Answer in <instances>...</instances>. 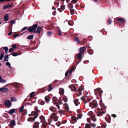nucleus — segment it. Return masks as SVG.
Listing matches in <instances>:
<instances>
[{"label": "nucleus", "instance_id": "f257e3e1", "mask_svg": "<svg viewBox=\"0 0 128 128\" xmlns=\"http://www.w3.org/2000/svg\"><path fill=\"white\" fill-rule=\"evenodd\" d=\"M34 108L36 112H32L31 114H29V116L30 117L28 118V121L30 122L34 121L35 120V119L38 117V114L37 112H40V111L39 110H38V108L37 106H35L34 107Z\"/></svg>", "mask_w": 128, "mask_h": 128}, {"label": "nucleus", "instance_id": "f03ea898", "mask_svg": "<svg viewBox=\"0 0 128 128\" xmlns=\"http://www.w3.org/2000/svg\"><path fill=\"white\" fill-rule=\"evenodd\" d=\"M38 27L36 24H34L32 26L29 27L28 28L27 30L30 32H31L34 31H35V30Z\"/></svg>", "mask_w": 128, "mask_h": 128}, {"label": "nucleus", "instance_id": "7ed1b4c3", "mask_svg": "<svg viewBox=\"0 0 128 128\" xmlns=\"http://www.w3.org/2000/svg\"><path fill=\"white\" fill-rule=\"evenodd\" d=\"M94 94L96 96L98 94L99 96H100L101 94L103 92V91L100 88H98L96 89H94Z\"/></svg>", "mask_w": 128, "mask_h": 128}, {"label": "nucleus", "instance_id": "20e7f679", "mask_svg": "<svg viewBox=\"0 0 128 128\" xmlns=\"http://www.w3.org/2000/svg\"><path fill=\"white\" fill-rule=\"evenodd\" d=\"M89 105L90 107L93 108L96 107L97 106L98 104L96 100H94L92 101V102H90L89 104Z\"/></svg>", "mask_w": 128, "mask_h": 128}, {"label": "nucleus", "instance_id": "39448f33", "mask_svg": "<svg viewBox=\"0 0 128 128\" xmlns=\"http://www.w3.org/2000/svg\"><path fill=\"white\" fill-rule=\"evenodd\" d=\"M80 99L84 101V104H86L90 100L88 99L87 96H83Z\"/></svg>", "mask_w": 128, "mask_h": 128}, {"label": "nucleus", "instance_id": "423d86ee", "mask_svg": "<svg viewBox=\"0 0 128 128\" xmlns=\"http://www.w3.org/2000/svg\"><path fill=\"white\" fill-rule=\"evenodd\" d=\"M95 112L97 113V115L98 116H102L103 114H104L105 112H102L101 110H100L99 109H97L95 110Z\"/></svg>", "mask_w": 128, "mask_h": 128}, {"label": "nucleus", "instance_id": "0eeeda50", "mask_svg": "<svg viewBox=\"0 0 128 128\" xmlns=\"http://www.w3.org/2000/svg\"><path fill=\"white\" fill-rule=\"evenodd\" d=\"M88 115H90L91 119L94 122L96 121V118L95 116L92 113V112H88Z\"/></svg>", "mask_w": 128, "mask_h": 128}, {"label": "nucleus", "instance_id": "6e6552de", "mask_svg": "<svg viewBox=\"0 0 128 128\" xmlns=\"http://www.w3.org/2000/svg\"><path fill=\"white\" fill-rule=\"evenodd\" d=\"M4 104L8 108H10L12 106V104L10 101L8 100H6L4 101Z\"/></svg>", "mask_w": 128, "mask_h": 128}, {"label": "nucleus", "instance_id": "1a4fd4ad", "mask_svg": "<svg viewBox=\"0 0 128 128\" xmlns=\"http://www.w3.org/2000/svg\"><path fill=\"white\" fill-rule=\"evenodd\" d=\"M51 118L53 119L54 121L56 122L58 121V119L56 114L53 113L50 116Z\"/></svg>", "mask_w": 128, "mask_h": 128}, {"label": "nucleus", "instance_id": "9d476101", "mask_svg": "<svg viewBox=\"0 0 128 128\" xmlns=\"http://www.w3.org/2000/svg\"><path fill=\"white\" fill-rule=\"evenodd\" d=\"M84 90V89L83 87L82 86H80L78 89L77 96H78L81 95L82 94V91L83 90Z\"/></svg>", "mask_w": 128, "mask_h": 128}, {"label": "nucleus", "instance_id": "9b49d317", "mask_svg": "<svg viewBox=\"0 0 128 128\" xmlns=\"http://www.w3.org/2000/svg\"><path fill=\"white\" fill-rule=\"evenodd\" d=\"M56 106L59 110L58 112L60 114H63L65 112V111L64 110H59L60 108V106L58 104H56Z\"/></svg>", "mask_w": 128, "mask_h": 128}, {"label": "nucleus", "instance_id": "f8f14e48", "mask_svg": "<svg viewBox=\"0 0 128 128\" xmlns=\"http://www.w3.org/2000/svg\"><path fill=\"white\" fill-rule=\"evenodd\" d=\"M77 120V118L76 116H72L71 118L70 122L72 124H74L76 122Z\"/></svg>", "mask_w": 128, "mask_h": 128}, {"label": "nucleus", "instance_id": "ddd939ff", "mask_svg": "<svg viewBox=\"0 0 128 128\" xmlns=\"http://www.w3.org/2000/svg\"><path fill=\"white\" fill-rule=\"evenodd\" d=\"M65 6L64 5H62L60 6V8H58V10L60 12H61L62 10H64L65 8Z\"/></svg>", "mask_w": 128, "mask_h": 128}, {"label": "nucleus", "instance_id": "4468645a", "mask_svg": "<svg viewBox=\"0 0 128 128\" xmlns=\"http://www.w3.org/2000/svg\"><path fill=\"white\" fill-rule=\"evenodd\" d=\"M8 90V89L5 88H0V92H6Z\"/></svg>", "mask_w": 128, "mask_h": 128}, {"label": "nucleus", "instance_id": "2eb2a0df", "mask_svg": "<svg viewBox=\"0 0 128 128\" xmlns=\"http://www.w3.org/2000/svg\"><path fill=\"white\" fill-rule=\"evenodd\" d=\"M39 124V123L38 122H34V125L33 126L34 128H39V126L38 125Z\"/></svg>", "mask_w": 128, "mask_h": 128}, {"label": "nucleus", "instance_id": "dca6fc26", "mask_svg": "<svg viewBox=\"0 0 128 128\" xmlns=\"http://www.w3.org/2000/svg\"><path fill=\"white\" fill-rule=\"evenodd\" d=\"M78 99H76L74 100V102L76 106H77L78 105L80 104V103L78 102Z\"/></svg>", "mask_w": 128, "mask_h": 128}, {"label": "nucleus", "instance_id": "f3484780", "mask_svg": "<svg viewBox=\"0 0 128 128\" xmlns=\"http://www.w3.org/2000/svg\"><path fill=\"white\" fill-rule=\"evenodd\" d=\"M41 28L40 26H39L37 28V30L36 31L35 30V31L34 32V33H37L38 34H40V30Z\"/></svg>", "mask_w": 128, "mask_h": 128}, {"label": "nucleus", "instance_id": "a211bd4d", "mask_svg": "<svg viewBox=\"0 0 128 128\" xmlns=\"http://www.w3.org/2000/svg\"><path fill=\"white\" fill-rule=\"evenodd\" d=\"M69 88H70L72 91H74L76 90V88L74 85H70L69 86Z\"/></svg>", "mask_w": 128, "mask_h": 128}, {"label": "nucleus", "instance_id": "6ab92c4d", "mask_svg": "<svg viewBox=\"0 0 128 128\" xmlns=\"http://www.w3.org/2000/svg\"><path fill=\"white\" fill-rule=\"evenodd\" d=\"M40 119L41 120L40 122H44L45 121V120L44 118V117L43 116H41L40 117Z\"/></svg>", "mask_w": 128, "mask_h": 128}, {"label": "nucleus", "instance_id": "aec40b11", "mask_svg": "<svg viewBox=\"0 0 128 128\" xmlns=\"http://www.w3.org/2000/svg\"><path fill=\"white\" fill-rule=\"evenodd\" d=\"M11 6L10 4H7L4 6H3V8L4 9H6L8 8H9Z\"/></svg>", "mask_w": 128, "mask_h": 128}, {"label": "nucleus", "instance_id": "412c9836", "mask_svg": "<svg viewBox=\"0 0 128 128\" xmlns=\"http://www.w3.org/2000/svg\"><path fill=\"white\" fill-rule=\"evenodd\" d=\"M16 110L14 109H12L9 110V114H12L15 112Z\"/></svg>", "mask_w": 128, "mask_h": 128}, {"label": "nucleus", "instance_id": "4be33fe9", "mask_svg": "<svg viewBox=\"0 0 128 128\" xmlns=\"http://www.w3.org/2000/svg\"><path fill=\"white\" fill-rule=\"evenodd\" d=\"M42 128H48V126L46 124L43 123L41 126Z\"/></svg>", "mask_w": 128, "mask_h": 128}, {"label": "nucleus", "instance_id": "5701e85b", "mask_svg": "<svg viewBox=\"0 0 128 128\" xmlns=\"http://www.w3.org/2000/svg\"><path fill=\"white\" fill-rule=\"evenodd\" d=\"M116 20L117 21H120L121 22H122L123 23H124L125 22V21L124 20V19L123 18H120L117 19Z\"/></svg>", "mask_w": 128, "mask_h": 128}, {"label": "nucleus", "instance_id": "b1692460", "mask_svg": "<svg viewBox=\"0 0 128 128\" xmlns=\"http://www.w3.org/2000/svg\"><path fill=\"white\" fill-rule=\"evenodd\" d=\"M50 110L53 112H54L56 110V108L52 106H51L50 108Z\"/></svg>", "mask_w": 128, "mask_h": 128}, {"label": "nucleus", "instance_id": "393cba45", "mask_svg": "<svg viewBox=\"0 0 128 128\" xmlns=\"http://www.w3.org/2000/svg\"><path fill=\"white\" fill-rule=\"evenodd\" d=\"M6 82V80H4L2 77L0 76V82L4 83H5Z\"/></svg>", "mask_w": 128, "mask_h": 128}, {"label": "nucleus", "instance_id": "a878e982", "mask_svg": "<svg viewBox=\"0 0 128 128\" xmlns=\"http://www.w3.org/2000/svg\"><path fill=\"white\" fill-rule=\"evenodd\" d=\"M10 125L12 126H14L15 125V122L14 120H12L10 123Z\"/></svg>", "mask_w": 128, "mask_h": 128}, {"label": "nucleus", "instance_id": "bb28decb", "mask_svg": "<svg viewBox=\"0 0 128 128\" xmlns=\"http://www.w3.org/2000/svg\"><path fill=\"white\" fill-rule=\"evenodd\" d=\"M64 107V108L66 110H68L69 108L68 107V105L66 103H65L63 105Z\"/></svg>", "mask_w": 128, "mask_h": 128}, {"label": "nucleus", "instance_id": "cd10ccee", "mask_svg": "<svg viewBox=\"0 0 128 128\" xmlns=\"http://www.w3.org/2000/svg\"><path fill=\"white\" fill-rule=\"evenodd\" d=\"M50 99V97L48 96H46L45 98V100L47 103H48V102L49 101Z\"/></svg>", "mask_w": 128, "mask_h": 128}, {"label": "nucleus", "instance_id": "c85d7f7f", "mask_svg": "<svg viewBox=\"0 0 128 128\" xmlns=\"http://www.w3.org/2000/svg\"><path fill=\"white\" fill-rule=\"evenodd\" d=\"M8 55H5L4 59V62L7 61L8 60Z\"/></svg>", "mask_w": 128, "mask_h": 128}, {"label": "nucleus", "instance_id": "c756f323", "mask_svg": "<svg viewBox=\"0 0 128 128\" xmlns=\"http://www.w3.org/2000/svg\"><path fill=\"white\" fill-rule=\"evenodd\" d=\"M34 35H32L28 36L27 38L28 40H30L33 39L34 38Z\"/></svg>", "mask_w": 128, "mask_h": 128}, {"label": "nucleus", "instance_id": "7c9ffc66", "mask_svg": "<svg viewBox=\"0 0 128 128\" xmlns=\"http://www.w3.org/2000/svg\"><path fill=\"white\" fill-rule=\"evenodd\" d=\"M4 21H7L9 20L8 16V15H5L4 17Z\"/></svg>", "mask_w": 128, "mask_h": 128}, {"label": "nucleus", "instance_id": "2f4dec72", "mask_svg": "<svg viewBox=\"0 0 128 128\" xmlns=\"http://www.w3.org/2000/svg\"><path fill=\"white\" fill-rule=\"evenodd\" d=\"M24 106H22L19 109V112L20 113H21V112H23V109L24 108Z\"/></svg>", "mask_w": 128, "mask_h": 128}, {"label": "nucleus", "instance_id": "473e14b6", "mask_svg": "<svg viewBox=\"0 0 128 128\" xmlns=\"http://www.w3.org/2000/svg\"><path fill=\"white\" fill-rule=\"evenodd\" d=\"M4 54L3 52H1V55L0 57V60H1L4 57Z\"/></svg>", "mask_w": 128, "mask_h": 128}, {"label": "nucleus", "instance_id": "72a5a7b5", "mask_svg": "<svg viewBox=\"0 0 128 128\" xmlns=\"http://www.w3.org/2000/svg\"><path fill=\"white\" fill-rule=\"evenodd\" d=\"M77 118L78 119L82 117V114H77Z\"/></svg>", "mask_w": 128, "mask_h": 128}, {"label": "nucleus", "instance_id": "f704fd0d", "mask_svg": "<svg viewBox=\"0 0 128 128\" xmlns=\"http://www.w3.org/2000/svg\"><path fill=\"white\" fill-rule=\"evenodd\" d=\"M6 66H9V68L10 69H12L11 68L12 67H11V66H10V63L9 62H7L6 63Z\"/></svg>", "mask_w": 128, "mask_h": 128}, {"label": "nucleus", "instance_id": "c9c22d12", "mask_svg": "<svg viewBox=\"0 0 128 128\" xmlns=\"http://www.w3.org/2000/svg\"><path fill=\"white\" fill-rule=\"evenodd\" d=\"M70 11L71 14L73 15L74 14V9H70Z\"/></svg>", "mask_w": 128, "mask_h": 128}, {"label": "nucleus", "instance_id": "e433bc0d", "mask_svg": "<svg viewBox=\"0 0 128 128\" xmlns=\"http://www.w3.org/2000/svg\"><path fill=\"white\" fill-rule=\"evenodd\" d=\"M84 47H82L80 48V52H84Z\"/></svg>", "mask_w": 128, "mask_h": 128}, {"label": "nucleus", "instance_id": "4c0bfd02", "mask_svg": "<svg viewBox=\"0 0 128 128\" xmlns=\"http://www.w3.org/2000/svg\"><path fill=\"white\" fill-rule=\"evenodd\" d=\"M3 48L4 50L6 53L7 54L8 53V47H5Z\"/></svg>", "mask_w": 128, "mask_h": 128}, {"label": "nucleus", "instance_id": "58836bf2", "mask_svg": "<svg viewBox=\"0 0 128 128\" xmlns=\"http://www.w3.org/2000/svg\"><path fill=\"white\" fill-rule=\"evenodd\" d=\"M84 128H90V124H86L85 127Z\"/></svg>", "mask_w": 128, "mask_h": 128}, {"label": "nucleus", "instance_id": "ea45409f", "mask_svg": "<svg viewBox=\"0 0 128 128\" xmlns=\"http://www.w3.org/2000/svg\"><path fill=\"white\" fill-rule=\"evenodd\" d=\"M68 6L70 8H72L73 7V5L71 3L69 4Z\"/></svg>", "mask_w": 128, "mask_h": 128}, {"label": "nucleus", "instance_id": "a19ab883", "mask_svg": "<svg viewBox=\"0 0 128 128\" xmlns=\"http://www.w3.org/2000/svg\"><path fill=\"white\" fill-rule=\"evenodd\" d=\"M11 100L12 102L16 101L17 100V99L14 97H12L11 98Z\"/></svg>", "mask_w": 128, "mask_h": 128}, {"label": "nucleus", "instance_id": "79ce46f5", "mask_svg": "<svg viewBox=\"0 0 128 128\" xmlns=\"http://www.w3.org/2000/svg\"><path fill=\"white\" fill-rule=\"evenodd\" d=\"M52 84H50L49 85H48V87L49 88V89L48 90V91L50 92V91L52 89Z\"/></svg>", "mask_w": 128, "mask_h": 128}, {"label": "nucleus", "instance_id": "37998d69", "mask_svg": "<svg viewBox=\"0 0 128 128\" xmlns=\"http://www.w3.org/2000/svg\"><path fill=\"white\" fill-rule=\"evenodd\" d=\"M74 40L75 42H76L78 43L80 42V40L78 39V38L77 37H76L74 39Z\"/></svg>", "mask_w": 128, "mask_h": 128}, {"label": "nucleus", "instance_id": "c03bdc74", "mask_svg": "<svg viewBox=\"0 0 128 128\" xmlns=\"http://www.w3.org/2000/svg\"><path fill=\"white\" fill-rule=\"evenodd\" d=\"M63 100L64 101L66 102L68 101V98L66 96H65L63 98Z\"/></svg>", "mask_w": 128, "mask_h": 128}, {"label": "nucleus", "instance_id": "a18cd8bd", "mask_svg": "<svg viewBox=\"0 0 128 128\" xmlns=\"http://www.w3.org/2000/svg\"><path fill=\"white\" fill-rule=\"evenodd\" d=\"M34 92H31L30 94V98H32L34 96Z\"/></svg>", "mask_w": 128, "mask_h": 128}, {"label": "nucleus", "instance_id": "49530a36", "mask_svg": "<svg viewBox=\"0 0 128 128\" xmlns=\"http://www.w3.org/2000/svg\"><path fill=\"white\" fill-rule=\"evenodd\" d=\"M52 34V32L50 31H48L47 32V35L48 36H50Z\"/></svg>", "mask_w": 128, "mask_h": 128}, {"label": "nucleus", "instance_id": "de8ad7c7", "mask_svg": "<svg viewBox=\"0 0 128 128\" xmlns=\"http://www.w3.org/2000/svg\"><path fill=\"white\" fill-rule=\"evenodd\" d=\"M90 125L91 126H92L94 128L96 127V125L95 124H92V123H90Z\"/></svg>", "mask_w": 128, "mask_h": 128}, {"label": "nucleus", "instance_id": "09e8293b", "mask_svg": "<svg viewBox=\"0 0 128 128\" xmlns=\"http://www.w3.org/2000/svg\"><path fill=\"white\" fill-rule=\"evenodd\" d=\"M82 56V54L81 53H79L78 56V57L79 59L81 58Z\"/></svg>", "mask_w": 128, "mask_h": 128}, {"label": "nucleus", "instance_id": "8fccbe9b", "mask_svg": "<svg viewBox=\"0 0 128 128\" xmlns=\"http://www.w3.org/2000/svg\"><path fill=\"white\" fill-rule=\"evenodd\" d=\"M68 24L70 26H71L72 25L73 22L72 21H70L69 22H68Z\"/></svg>", "mask_w": 128, "mask_h": 128}, {"label": "nucleus", "instance_id": "3c124183", "mask_svg": "<svg viewBox=\"0 0 128 128\" xmlns=\"http://www.w3.org/2000/svg\"><path fill=\"white\" fill-rule=\"evenodd\" d=\"M45 104V102L44 101H41L40 103V104L42 105H44Z\"/></svg>", "mask_w": 128, "mask_h": 128}, {"label": "nucleus", "instance_id": "603ef678", "mask_svg": "<svg viewBox=\"0 0 128 128\" xmlns=\"http://www.w3.org/2000/svg\"><path fill=\"white\" fill-rule=\"evenodd\" d=\"M108 22L109 24H111L112 23V20L111 19H110L108 20Z\"/></svg>", "mask_w": 128, "mask_h": 128}, {"label": "nucleus", "instance_id": "864d4df0", "mask_svg": "<svg viewBox=\"0 0 128 128\" xmlns=\"http://www.w3.org/2000/svg\"><path fill=\"white\" fill-rule=\"evenodd\" d=\"M12 55L14 56H16L18 55V54L14 52L12 54Z\"/></svg>", "mask_w": 128, "mask_h": 128}, {"label": "nucleus", "instance_id": "5fc2aeb1", "mask_svg": "<svg viewBox=\"0 0 128 128\" xmlns=\"http://www.w3.org/2000/svg\"><path fill=\"white\" fill-rule=\"evenodd\" d=\"M57 100V98L56 97H54L52 98V100L53 101H56Z\"/></svg>", "mask_w": 128, "mask_h": 128}, {"label": "nucleus", "instance_id": "6e6d98bb", "mask_svg": "<svg viewBox=\"0 0 128 128\" xmlns=\"http://www.w3.org/2000/svg\"><path fill=\"white\" fill-rule=\"evenodd\" d=\"M9 22H10L11 24L13 23L14 24L16 22L14 20H13Z\"/></svg>", "mask_w": 128, "mask_h": 128}, {"label": "nucleus", "instance_id": "4d7b16f0", "mask_svg": "<svg viewBox=\"0 0 128 128\" xmlns=\"http://www.w3.org/2000/svg\"><path fill=\"white\" fill-rule=\"evenodd\" d=\"M58 102L59 104H62V101L60 100V99H59V100H58Z\"/></svg>", "mask_w": 128, "mask_h": 128}, {"label": "nucleus", "instance_id": "13d9d810", "mask_svg": "<svg viewBox=\"0 0 128 128\" xmlns=\"http://www.w3.org/2000/svg\"><path fill=\"white\" fill-rule=\"evenodd\" d=\"M60 124V123L59 122H58L56 123V125L58 126H59Z\"/></svg>", "mask_w": 128, "mask_h": 128}, {"label": "nucleus", "instance_id": "bf43d9fd", "mask_svg": "<svg viewBox=\"0 0 128 128\" xmlns=\"http://www.w3.org/2000/svg\"><path fill=\"white\" fill-rule=\"evenodd\" d=\"M11 0H0V2H4L6 1H9Z\"/></svg>", "mask_w": 128, "mask_h": 128}, {"label": "nucleus", "instance_id": "052dcab7", "mask_svg": "<svg viewBox=\"0 0 128 128\" xmlns=\"http://www.w3.org/2000/svg\"><path fill=\"white\" fill-rule=\"evenodd\" d=\"M56 29L57 31L60 32V31H61V30H60V28L58 27H57L56 28Z\"/></svg>", "mask_w": 128, "mask_h": 128}, {"label": "nucleus", "instance_id": "680f3d73", "mask_svg": "<svg viewBox=\"0 0 128 128\" xmlns=\"http://www.w3.org/2000/svg\"><path fill=\"white\" fill-rule=\"evenodd\" d=\"M13 50V49L12 48H11L9 50L8 52H12Z\"/></svg>", "mask_w": 128, "mask_h": 128}, {"label": "nucleus", "instance_id": "e2e57ef3", "mask_svg": "<svg viewBox=\"0 0 128 128\" xmlns=\"http://www.w3.org/2000/svg\"><path fill=\"white\" fill-rule=\"evenodd\" d=\"M20 36V35L18 34H15L14 35V38H15L16 37L18 36Z\"/></svg>", "mask_w": 128, "mask_h": 128}, {"label": "nucleus", "instance_id": "0e129e2a", "mask_svg": "<svg viewBox=\"0 0 128 128\" xmlns=\"http://www.w3.org/2000/svg\"><path fill=\"white\" fill-rule=\"evenodd\" d=\"M68 71H67L65 74L66 76L67 77L68 76Z\"/></svg>", "mask_w": 128, "mask_h": 128}, {"label": "nucleus", "instance_id": "69168bd1", "mask_svg": "<svg viewBox=\"0 0 128 128\" xmlns=\"http://www.w3.org/2000/svg\"><path fill=\"white\" fill-rule=\"evenodd\" d=\"M87 121L88 122L90 123V120L89 118H87Z\"/></svg>", "mask_w": 128, "mask_h": 128}, {"label": "nucleus", "instance_id": "338daca9", "mask_svg": "<svg viewBox=\"0 0 128 128\" xmlns=\"http://www.w3.org/2000/svg\"><path fill=\"white\" fill-rule=\"evenodd\" d=\"M12 47L13 48H16V45L15 44H13L12 46Z\"/></svg>", "mask_w": 128, "mask_h": 128}, {"label": "nucleus", "instance_id": "774afa93", "mask_svg": "<svg viewBox=\"0 0 128 128\" xmlns=\"http://www.w3.org/2000/svg\"><path fill=\"white\" fill-rule=\"evenodd\" d=\"M27 28V27H25L24 28H22L21 30L22 31H24Z\"/></svg>", "mask_w": 128, "mask_h": 128}]
</instances>
